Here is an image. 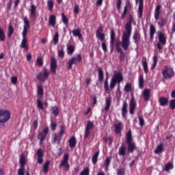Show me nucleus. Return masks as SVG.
<instances>
[{"label":"nucleus","mask_w":175,"mask_h":175,"mask_svg":"<svg viewBox=\"0 0 175 175\" xmlns=\"http://www.w3.org/2000/svg\"><path fill=\"white\" fill-rule=\"evenodd\" d=\"M49 166H50V161H46L42 166V170L45 174L49 173Z\"/></svg>","instance_id":"38"},{"label":"nucleus","mask_w":175,"mask_h":175,"mask_svg":"<svg viewBox=\"0 0 175 175\" xmlns=\"http://www.w3.org/2000/svg\"><path fill=\"white\" fill-rule=\"evenodd\" d=\"M13 33H14V28H13V26L10 25L8 31V38H10Z\"/></svg>","instance_id":"49"},{"label":"nucleus","mask_w":175,"mask_h":175,"mask_svg":"<svg viewBox=\"0 0 175 175\" xmlns=\"http://www.w3.org/2000/svg\"><path fill=\"white\" fill-rule=\"evenodd\" d=\"M162 75L164 79H172V77L174 76V70H173V68H170L167 66H165L164 69L162 70Z\"/></svg>","instance_id":"12"},{"label":"nucleus","mask_w":175,"mask_h":175,"mask_svg":"<svg viewBox=\"0 0 175 175\" xmlns=\"http://www.w3.org/2000/svg\"><path fill=\"white\" fill-rule=\"evenodd\" d=\"M157 33L159 42L157 43V47L159 53H162V50H163V46L166 45L167 40L165 34L162 31H158Z\"/></svg>","instance_id":"7"},{"label":"nucleus","mask_w":175,"mask_h":175,"mask_svg":"<svg viewBox=\"0 0 175 175\" xmlns=\"http://www.w3.org/2000/svg\"><path fill=\"white\" fill-rule=\"evenodd\" d=\"M49 134V127H45L42 131L38 134V139L40 140V145L42 146L43 144L44 140H46V137H47V135Z\"/></svg>","instance_id":"14"},{"label":"nucleus","mask_w":175,"mask_h":175,"mask_svg":"<svg viewBox=\"0 0 175 175\" xmlns=\"http://www.w3.org/2000/svg\"><path fill=\"white\" fill-rule=\"evenodd\" d=\"M53 114L55 117H58L59 116V109L58 107L55 106L52 107Z\"/></svg>","instance_id":"47"},{"label":"nucleus","mask_w":175,"mask_h":175,"mask_svg":"<svg viewBox=\"0 0 175 175\" xmlns=\"http://www.w3.org/2000/svg\"><path fill=\"white\" fill-rule=\"evenodd\" d=\"M160 106H167V103H169V99L166 97H160L159 100Z\"/></svg>","instance_id":"30"},{"label":"nucleus","mask_w":175,"mask_h":175,"mask_svg":"<svg viewBox=\"0 0 175 175\" xmlns=\"http://www.w3.org/2000/svg\"><path fill=\"white\" fill-rule=\"evenodd\" d=\"M80 175H90V167H87L81 172Z\"/></svg>","instance_id":"55"},{"label":"nucleus","mask_w":175,"mask_h":175,"mask_svg":"<svg viewBox=\"0 0 175 175\" xmlns=\"http://www.w3.org/2000/svg\"><path fill=\"white\" fill-rule=\"evenodd\" d=\"M37 88H38L37 95L38 98H43V95L44 94V92L43 90V86L40 85H38Z\"/></svg>","instance_id":"37"},{"label":"nucleus","mask_w":175,"mask_h":175,"mask_svg":"<svg viewBox=\"0 0 175 175\" xmlns=\"http://www.w3.org/2000/svg\"><path fill=\"white\" fill-rule=\"evenodd\" d=\"M47 6L49 8V10H50V12H53V9H54V1H53V0L48 1Z\"/></svg>","instance_id":"52"},{"label":"nucleus","mask_w":175,"mask_h":175,"mask_svg":"<svg viewBox=\"0 0 175 175\" xmlns=\"http://www.w3.org/2000/svg\"><path fill=\"white\" fill-rule=\"evenodd\" d=\"M170 107L172 110H175V99H172L170 101Z\"/></svg>","instance_id":"59"},{"label":"nucleus","mask_w":175,"mask_h":175,"mask_svg":"<svg viewBox=\"0 0 175 175\" xmlns=\"http://www.w3.org/2000/svg\"><path fill=\"white\" fill-rule=\"evenodd\" d=\"M126 152V148H125V146H124V143H122L121 146L119 148L118 154L120 156L125 157Z\"/></svg>","instance_id":"36"},{"label":"nucleus","mask_w":175,"mask_h":175,"mask_svg":"<svg viewBox=\"0 0 175 175\" xmlns=\"http://www.w3.org/2000/svg\"><path fill=\"white\" fill-rule=\"evenodd\" d=\"M174 166L172 163H168L165 165L164 170L165 172H169L170 169H173Z\"/></svg>","instance_id":"54"},{"label":"nucleus","mask_w":175,"mask_h":175,"mask_svg":"<svg viewBox=\"0 0 175 175\" xmlns=\"http://www.w3.org/2000/svg\"><path fill=\"white\" fill-rule=\"evenodd\" d=\"M58 57H59V58H64V57H65V51H64V49L58 51Z\"/></svg>","instance_id":"62"},{"label":"nucleus","mask_w":175,"mask_h":175,"mask_svg":"<svg viewBox=\"0 0 175 175\" xmlns=\"http://www.w3.org/2000/svg\"><path fill=\"white\" fill-rule=\"evenodd\" d=\"M20 168L17 171L18 175H25V165H27V159H25V155L21 154L19 160Z\"/></svg>","instance_id":"8"},{"label":"nucleus","mask_w":175,"mask_h":175,"mask_svg":"<svg viewBox=\"0 0 175 175\" xmlns=\"http://www.w3.org/2000/svg\"><path fill=\"white\" fill-rule=\"evenodd\" d=\"M0 40L1 42H5L6 40V36L5 35V31H3V29L0 27Z\"/></svg>","instance_id":"46"},{"label":"nucleus","mask_w":175,"mask_h":175,"mask_svg":"<svg viewBox=\"0 0 175 175\" xmlns=\"http://www.w3.org/2000/svg\"><path fill=\"white\" fill-rule=\"evenodd\" d=\"M161 9L162 5L161 4L157 5L154 9V19L156 21H158V20H159Z\"/></svg>","instance_id":"23"},{"label":"nucleus","mask_w":175,"mask_h":175,"mask_svg":"<svg viewBox=\"0 0 175 175\" xmlns=\"http://www.w3.org/2000/svg\"><path fill=\"white\" fill-rule=\"evenodd\" d=\"M119 59L120 62H124L125 61V54L124 53V51L119 52Z\"/></svg>","instance_id":"56"},{"label":"nucleus","mask_w":175,"mask_h":175,"mask_svg":"<svg viewBox=\"0 0 175 175\" xmlns=\"http://www.w3.org/2000/svg\"><path fill=\"white\" fill-rule=\"evenodd\" d=\"M139 125L140 126H144L146 122L144 121V119L142 117H139Z\"/></svg>","instance_id":"64"},{"label":"nucleus","mask_w":175,"mask_h":175,"mask_svg":"<svg viewBox=\"0 0 175 175\" xmlns=\"http://www.w3.org/2000/svg\"><path fill=\"white\" fill-rule=\"evenodd\" d=\"M104 90L105 92H109V72H106V77L104 82Z\"/></svg>","instance_id":"33"},{"label":"nucleus","mask_w":175,"mask_h":175,"mask_svg":"<svg viewBox=\"0 0 175 175\" xmlns=\"http://www.w3.org/2000/svg\"><path fill=\"white\" fill-rule=\"evenodd\" d=\"M111 162V157H107L104 161V166L105 167V170H108L109 166L110 165Z\"/></svg>","instance_id":"42"},{"label":"nucleus","mask_w":175,"mask_h":175,"mask_svg":"<svg viewBox=\"0 0 175 175\" xmlns=\"http://www.w3.org/2000/svg\"><path fill=\"white\" fill-rule=\"evenodd\" d=\"M59 167H64L65 170L68 172L69 170V154L66 153L63 157V160L59 165Z\"/></svg>","instance_id":"13"},{"label":"nucleus","mask_w":175,"mask_h":175,"mask_svg":"<svg viewBox=\"0 0 175 175\" xmlns=\"http://www.w3.org/2000/svg\"><path fill=\"white\" fill-rule=\"evenodd\" d=\"M98 81L100 83H103V79H105V74L103 72V70L100 67L98 68Z\"/></svg>","instance_id":"31"},{"label":"nucleus","mask_w":175,"mask_h":175,"mask_svg":"<svg viewBox=\"0 0 175 175\" xmlns=\"http://www.w3.org/2000/svg\"><path fill=\"white\" fill-rule=\"evenodd\" d=\"M155 32H157V29H155V26L154 25H150V40H154V36L155 35Z\"/></svg>","instance_id":"29"},{"label":"nucleus","mask_w":175,"mask_h":175,"mask_svg":"<svg viewBox=\"0 0 175 175\" xmlns=\"http://www.w3.org/2000/svg\"><path fill=\"white\" fill-rule=\"evenodd\" d=\"M62 17L63 23L66 25H68V24H69V20L68 19V17H66V16H65V14H64V13L62 14Z\"/></svg>","instance_id":"57"},{"label":"nucleus","mask_w":175,"mask_h":175,"mask_svg":"<svg viewBox=\"0 0 175 175\" xmlns=\"http://www.w3.org/2000/svg\"><path fill=\"white\" fill-rule=\"evenodd\" d=\"M152 60H153V64L151 67V70H152L153 69H155V67L157 66V64H158V57L157 55H154L152 57Z\"/></svg>","instance_id":"51"},{"label":"nucleus","mask_w":175,"mask_h":175,"mask_svg":"<svg viewBox=\"0 0 175 175\" xmlns=\"http://www.w3.org/2000/svg\"><path fill=\"white\" fill-rule=\"evenodd\" d=\"M37 65H38V66H43V60L42 59V57H37Z\"/></svg>","instance_id":"61"},{"label":"nucleus","mask_w":175,"mask_h":175,"mask_svg":"<svg viewBox=\"0 0 175 175\" xmlns=\"http://www.w3.org/2000/svg\"><path fill=\"white\" fill-rule=\"evenodd\" d=\"M105 107L104 109L105 111H107L108 110H110V106H111V98H107L105 100Z\"/></svg>","instance_id":"39"},{"label":"nucleus","mask_w":175,"mask_h":175,"mask_svg":"<svg viewBox=\"0 0 175 175\" xmlns=\"http://www.w3.org/2000/svg\"><path fill=\"white\" fill-rule=\"evenodd\" d=\"M126 142L127 144V151L131 154L136 150V144L133 142V138L132 137V130H129L128 133L126 135Z\"/></svg>","instance_id":"5"},{"label":"nucleus","mask_w":175,"mask_h":175,"mask_svg":"<svg viewBox=\"0 0 175 175\" xmlns=\"http://www.w3.org/2000/svg\"><path fill=\"white\" fill-rule=\"evenodd\" d=\"M59 33L57 32L55 33L54 37H53V44L55 46L56 44H58V42L59 40Z\"/></svg>","instance_id":"50"},{"label":"nucleus","mask_w":175,"mask_h":175,"mask_svg":"<svg viewBox=\"0 0 175 175\" xmlns=\"http://www.w3.org/2000/svg\"><path fill=\"white\" fill-rule=\"evenodd\" d=\"M98 158H99V151L96 152L92 157V162L93 165H96L98 162Z\"/></svg>","instance_id":"40"},{"label":"nucleus","mask_w":175,"mask_h":175,"mask_svg":"<svg viewBox=\"0 0 175 175\" xmlns=\"http://www.w3.org/2000/svg\"><path fill=\"white\" fill-rule=\"evenodd\" d=\"M143 96L144 98V100L146 102H148V100H150V98H151V90L145 89L143 92Z\"/></svg>","instance_id":"24"},{"label":"nucleus","mask_w":175,"mask_h":175,"mask_svg":"<svg viewBox=\"0 0 175 175\" xmlns=\"http://www.w3.org/2000/svg\"><path fill=\"white\" fill-rule=\"evenodd\" d=\"M136 109V101L135 100V97L131 98L129 103V113L130 114H135V110Z\"/></svg>","instance_id":"20"},{"label":"nucleus","mask_w":175,"mask_h":175,"mask_svg":"<svg viewBox=\"0 0 175 175\" xmlns=\"http://www.w3.org/2000/svg\"><path fill=\"white\" fill-rule=\"evenodd\" d=\"M163 151H165V149L163 148V143H161L157 146L154 152V154H161V152H163Z\"/></svg>","instance_id":"34"},{"label":"nucleus","mask_w":175,"mask_h":175,"mask_svg":"<svg viewBox=\"0 0 175 175\" xmlns=\"http://www.w3.org/2000/svg\"><path fill=\"white\" fill-rule=\"evenodd\" d=\"M75 46L73 45H69L67 46V54L68 55H72L73 54V53H75Z\"/></svg>","instance_id":"44"},{"label":"nucleus","mask_w":175,"mask_h":175,"mask_svg":"<svg viewBox=\"0 0 175 175\" xmlns=\"http://www.w3.org/2000/svg\"><path fill=\"white\" fill-rule=\"evenodd\" d=\"M167 23V21H166V18L163 17H161L157 20V25L159 26V28H163Z\"/></svg>","instance_id":"27"},{"label":"nucleus","mask_w":175,"mask_h":175,"mask_svg":"<svg viewBox=\"0 0 175 175\" xmlns=\"http://www.w3.org/2000/svg\"><path fill=\"white\" fill-rule=\"evenodd\" d=\"M83 61V57L81 54H78L77 57H72L70 59L67 63V68L68 69H72L73 65H76L77 62H81Z\"/></svg>","instance_id":"9"},{"label":"nucleus","mask_w":175,"mask_h":175,"mask_svg":"<svg viewBox=\"0 0 175 175\" xmlns=\"http://www.w3.org/2000/svg\"><path fill=\"white\" fill-rule=\"evenodd\" d=\"M24 24L25 25L23 26V31L22 33L23 39L20 47L21 49H24L27 51V50L29 49V46L28 45V40L27 39V33H28V29L30 28L29 21L28 20V18L25 17Z\"/></svg>","instance_id":"2"},{"label":"nucleus","mask_w":175,"mask_h":175,"mask_svg":"<svg viewBox=\"0 0 175 175\" xmlns=\"http://www.w3.org/2000/svg\"><path fill=\"white\" fill-rule=\"evenodd\" d=\"M58 66L57 65V59L54 57H51V66H50V72L52 75H55L57 73V68Z\"/></svg>","instance_id":"18"},{"label":"nucleus","mask_w":175,"mask_h":175,"mask_svg":"<svg viewBox=\"0 0 175 175\" xmlns=\"http://www.w3.org/2000/svg\"><path fill=\"white\" fill-rule=\"evenodd\" d=\"M72 33L73 36L78 38L79 39H81V38H83V35L81 34V29L80 28L72 30Z\"/></svg>","instance_id":"26"},{"label":"nucleus","mask_w":175,"mask_h":175,"mask_svg":"<svg viewBox=\"0 0 175 175\" xmlns=\"http://www.w3.org/2000/svg\"><path fill=\"white\" fill-rule=\"evenodd\" d=\"M37 107L40 110H44V108L43 107V102H42V99L40 98L37 99Z\"/></svg>","instance_id":"48"},{"label":"nucleus","mask_w":175,"mask_h":175,"mask_svg":"<svg viewBox=\"0 0 175 175\" xmlns=\"http://www.w3.org/2000/svg\"><path fill=\"white\" fill-rule=\"evenodd\" d=\"M115 42H116V31H114V30L111 29V33H110V41H109L111 53H113L114 51Z\"/></svg>","instance_id":"17"},{"label":"nucleus","mask_w":175,"mask_h":175,"mask_svg":"<svg viewBox=\"0 0 175 175\" xmlns=\"http://www.w3.org/2000/svg\"><path fill=\"white\" fill-rule=\"evenodd\" d=\"M126 114H128V103L126 100L124 101L122 106V118H126Z\"/></svg>","instance_id":"21"},{"label":"nucleus","mask_w":175,"mask_h":175,"mask_svg":"<svg viewBox=\"0 0 175 175\" xmlns=\"http://www.w3.org/2000/svg\"><path fill=\"white\" fill-rule=\"evenodd\" d=\"M76 144H77V140L76 139V137L72 136L68 139V145L71 148H75L76 147Z\"/></svg>","instance_id":"25"},{"label":"nucleus","mask_w":175,"mask_h":175,"mask_svg":"<svg viewBox=\"0 0 175 175\" xmlns=\"http://www.w3.org/2000/svg\"><path fill=\"white\" fill-rule=\"evenodd\" d=\"M57 126H58V124L54 123L52 122L51 124V131H53L54 132V131H55V129H57Z\"/></svg>","instance_id":"63"},{"label":"nucleus","mask_w":175,"mask_h":175,"mask_svg":"<svg viewBox=\"0 0 175 175\" xmlns=\"http://www.w3.org/2000/svg\"><path fill=\"white\" fill-rule=\"evenodd\" d=\"M142 67L145 74L147 75V73H148V64L147 63V59L146 58L142 61Z\"/></svg>","instance_id":"41"},{"label":"nucleus","mask_w":175,"mask_h":175,"mask_svg":"<svg viewBox=\"0 0 175 175\" xmlns=\"http://www.w3.org/2000/svg\"><path fill=\"white\" fill-rule=\"evenodd\" d=\"M30 16L32 18H36V6L34 4H31L30 8Z\"/></svg>","instance_id":"32"},{"label":"nucleus","mask_w":175,"mask_h":175,"mask_svg":"<svg viewBox=\"0 0 175 175\" xmlns=\"http://www.w3.org/2000/svg\"><path fill=\"white\" fill-rule=\"evenodd\" d=\"M10 111L9 110L1 109L0 110V123L5 124L7 121L10 120Z\"/></svg>","instance_id":"10"},{"label":"nucleus","mask_w":175,"mask_h":175,"mask_svg":"<svg viewBox=\"0 0 175 175\" xmlns=\"http://www.w3.org/2000/svg\"><path fill=\"white\" fill-rule=\"evenodd\" d=\"M60 130L59 134L57 133H54L52 135V143H56L57 142V144L61 143L64 135H65V132L66 131V129L65 128V125L62 124L59 126Z\"/></svg>","instance_id":"6"},{"label":"nucleus","mask_w":175,"mask_h":175,"mask_svg":"<svg viewBox=\"0 0 175 175\" xmlns=\"http://www.w3.org/2000/svg\"><path fill=\"white\" fill-rule=\"evenodd\" d=\"M139 88L141 90H143L144 88V77L143 75H139Z\"/></svg>","instance_id":"43"},{"label":"nucleus","mask_w":175,"mask_h":175,"mask_svg":"<svg viewBox=\"0 0 175 175\" xmlns=\"http://www.w3.org/2000/svg\"><path fill=\"white\" fill-rule=\"evenodd\" d=\"M135 21L133 14H129V21L126 23L125 29L126 31L123 33L122 36V47L124 51H126L131 46V36L132 35V23Z\"/></svg>","instance_id":"1"},{"label":"nucleus","mask_w":175,"mask_h":175,"mask_svg":"<svg viewBox=\"0 0 175 175\" xmlns=\"http://www.w3.org/2000/svg\"><path fill=\"white\" fill-rule=\"evenodd\" d=\"M124 81V76L121 72H117L113 75V77L111 78L109 88L110 90H114L116 84H118V89L117 91H120V85L121 82Z\"/></svg>","instance_id":"4"},{"label":"nucleus","mask_w":175,"mask_h":175,"mask_svg":"<svg viewBox=\"0 0 175 175\" xmlns=\"http://www.w3.org/2000/svg\"><path fill=\"white\" fill-rule=\"evenodd\" d=\"M131 8L132 4H131V2L129 1V0H128L127 1H126V4L124 7L123 12L120 16V18H122V20H125V17H126V14H128V9H131Z\"/></svg>","instance_id":"16"},{"label":"nucleus","mask_w":175,"mask_h":175,"mask_svg":"<svg viewBox=\"0 0 175 175\" xmlns=\"http://www.w3.org/2000/svg\"><path fill=\"white\" fill-rule=\"evenodd\" d=\"M91 129H94V122L89 121L85 126L84 139H87L91 133Z\"/></svg>","instance_id":"15"},{"label":"nucleus","mask_w":175,"mask_h":175,"mask_svg":"<svg viewBox=\"0 0 175 175\" xmlns=\"http://www.w3.org/2000/svg\"><path fill=\"white\" fill-rule=\"evenodd\" d=\"M124 91L126 92H131L132 91V83H127L124 86Z\"/></svg>","instance_id":"53"},{"label":"nucleus","mask_w":175,"mask_h":175,"mask_svg":"<svg viewBox=\"0 0 175 175\" xmlns=\"http://www.w3.org/2000/svg\"><path fill=\"white\" fill-rule=\"evenodd\" d=\"M115 49H116L117 53H120L121 51H122L121 46H120V42H116Z\"/></svg>","instance_id":"58"},{"label":"nucleus","mask_w":175,"mask_h":175,"mask_svg":"<svg viewBox=\"0 0 175 175\" xmlns=\"http://www.w3.org/2000/svg\"><path fill=\"white\" fill-rule=\"evenodd\" d=\"M96 38L102 42L101 47L104 53H107V44L105 41L106 35L103 33V27L99 26L96 31Z\"/></svg>","instance_id":"3"},{"label":"nucleus","mask_w":175,"mask_h":175,"mask_svg":"<svg viewBox=\"0 0 175 175\" xmlns=\"http://www.w3.org/2000/svg\"><path fill=\"white\" fill-rule=\"evenodd\" d=\"M136 3L139 2V7H138V10H137V16L139 18H142L143 17V9H144V0H135Z\"/></svg>","instance_id":"19"},{"label":"nucleus","mask_w":175,"mask_h":175,"mask_svg":"<svg viewBox=\"0 0 175 175\" xmlns=\"http://www.w3.org/2000/svg\"><path fill=\"white\" fill-rule=\"evenodd\" d=\"M56 21L57 17L55 16V15L52 14L49 16V23L50 24V25H51L52 27H55Z\"/></svg>","instance_id":"35"},{"label":"nucleus","mask_w":175,"mask_h":175,"mask_svg":"<svg viewBox=\"0 0 175 175\" xmlns=\"http://www.w3.org/2000/svg\"><path fill=\"white\" fill-rule=\"evenodd\" d=\"M116 172L118 175H124L125 173V170L123 167H122L116 170Z\"/></svg>","instance_id":"60"},{"label":"nucleus","mask_w":175,"mask_h":175,"mask_svg":"<svg viewBox=\"0 0 175 175\" xmlns=\"http://www.w3.org/2000/svg\"><path fill=\"white\" fill-rule=\"evenodd\" d=\"M121 126H122V123L118 122L117 124H115V132L116 133H121Z\"/></svg>","instance_id":"45"},{"label":"nucleus","mask_w":175,"mask_h":175,"mask_svg":"<svg viewBox=\"0 0 175 175\" xmlns=\"http://www.w3.org/2000/svg\"><path fill=\"white\" fill-rule=\"evenodd\" d=\"M36 154H37V156H38L37 162L40 165H42V163H43V156L44 155V153L43 152V150L38 149L36 152Z\"/></svg>","instance_id":"22"},{"label":"nucleus","mask_w":175,"mask_h":175,"mask_svg":"<svg viewBox=\"0 0 175 175\" xmlns=\"http://www.w3.org/2000/svg\"><path fill=\"white\" fill-rule=\"evenodd\" d=\"M133 39L135 44H138L141 40V35L139 32L135 31L133 36Z\"/></svg>","instance_id":"28"},{"label":"nucleus","mask_w":175,"mask_h":175,"mask_svg":"<svg viewBox=\"0 0 175 175\" xmlns=\"http://www.w3.org/2000/svg\"><path fill=\"white\" fill-rule=\"evenodd\" d=\"M49 76H50V70L46 68H44V72H40L36 75V79L41 83H44L46 81V79L49 78Z\"/></svg>","instance_id":"11"}]
</instances>
